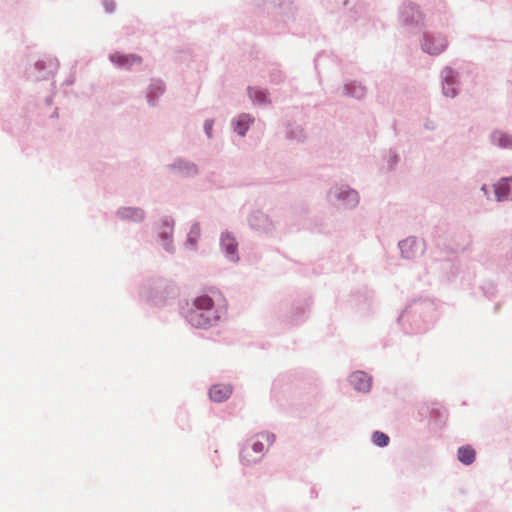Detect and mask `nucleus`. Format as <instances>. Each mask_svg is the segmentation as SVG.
<instances>
[{
  "label": "nucleus",
  "instance_id": "f257e3e1",
  "mask_svg": "<svg viewBox=\"0 0 512 512\" xmlns=\"http://www.w3.org/2000/svg\"><path fill=\"white\" fill-rule=\"evenodd\" d=\"M219 317L214 309V301L208 295L195 298L193 307L187 314L189 323L196 328H207L216 323Z\"/></svg>",
  "mask_w": 512,
  "mask_h": 512
},
{
  "label": "nucleus",
  "instance_id": "f03ea898",
  "mask_svg": "<svg viewBox=\"0 0 512 512\" xmlns=\"http://www.w3.org/2000/svg\"><path fill=\"white\" fill-rule=\"evenodd\" d=\"M275 437L273 434L260 433L258 434L250 446H246L241 452V461L246 464H254L259 461L267 448L274 442Z\"/></svg>",
  "mask_w": 512,
  "mask_h": 512
},
{
  "label": "nucleus",
  "instance_id": "7ed1b4c3",
  "mask_svg": "<svg viewBox=\"0 0 512 512\" xmlns=\"http://www.w3.org/2000/svg\"><path fill=\"white\" fill-rule=\"evenodd\" d=\"M423 49L429 54H439L447 47V40L442 35H427L424 38Z\"/></svg>",
  "mask_w": 512,
  "mask_h": 512
},
{
  "label": "nucleus",
  "instance_id": "20e7f679",
  "mask_svg": "<svg viewBox=\"0 0 512 512\" xmlns=\"http://www.w3.org/2000/svg\"><path fill=\"white\" fill-rule=\"evenodd\" d=\"M351 385L360 392H367L371 387V378L364 372H354L350 376Z\"/></svg>",
  "mask_w": 512,
  "mask_h": 512
},
{
  "label": "nucleus",
  "instance_id": "39448f33",
  "mask_svg": "<svg viewBox=\"0 0 512 512\" xmlns=\"http://www.w3.org/2000/svg\"><path fill=\"white\" fill-rule=\"evenodd\" d=\"M495 195L498 201L512 199V177L504 178L495 185Z\"/></svg>",
  "mask_w": 512,
  "mask_h": 512
},
{
  "label": "nucleus",
  "instance_id": "423d86ee",
  "mask_svg": "<svg viewBox=\"0 0 512 512\" xmlns=\"http://www.w3.org/2000/svg\"><path fill=\"white\" fill-rule=\"evenodd\" d=\"M232 387L225 384H217L211 387L209 397L214 402H222L230 397Z\"/></svg>",
  "mask_w": 512,
  "mask_h": 512
},
{
  "label": "nucleus",
  "instance_id": "0eeeda50",
  "mask_svg": "<svg viewBox=\"0 0 512 512\" xmlns=\"http://www.w3.org/2000/svg\"><path fill=\"white\" fill-rule=\"evenodd\" d=\"M110 59L114 64L121 67H131L141 63V58L136 55H123L120 53H115L111 55Z\"/></svg>",
  "mask_w": 512,
  "mask_h": 512
},
{
  "label": "nucleus",
  "instance_id": "6e6552de",
  "mask_svg": "<svg viewBox=\"0 0 512 512\" xmlns=\"http://www.w3.org/2000/svg\"><path fill=\"white\" fill-rule=\"evenodd\" d=\"M221 245L231 260H237L236 251L238 245L233 236L229 233L223 234L221 238Z\"/></svg>",
  "mask_w": 512,
  "mask_h": 512
},
{
  "label": "nucleus",
  "instance_id": "1a4fd4ad",
  "mask_svg": "<svg viewBox=\"0 0 512 512\" xmlns=\"http://www.w3.org/2000/svg\"><path fill=\"white\" fill-rule=\"evenodd\" d=\"M475 450L471 446H463L458 449V460L465 464L470 465L475 460Z\"/></svg>",
  "mask_w": 512,
  "mask_h": 512
},
{
  "label": "nucleus",
  "instance_id": "9d476101",
  "mask_svg": "<svg viewBox=\"0 0 512 512\" xmlns=\"http://www.w3.org/2000/svg\"><path fill=\"white\" fill-rule=\"evenodd\" d=\"M118 213L121 218L133 221H141L144 218V212L139 208H123Z\"/></svg>",
  "mask_w": 512,
  "mask_h": 512
},
{
  "label": "nucleus",
  "instance_id": "9b49d317",
  "mask_svg": "<svg viewBox=\"0 0 512 512\" xmlns=\"http://www.w3.org/2000/svg\"><path fill=\"white\" fill-rule=\"evenodd\" d=\"M251 122V119L248 115H241L237 122H236V127H235V131L241 135V136H244L245 135V132L246 130L248 129L249 127V124Z\"/></svg>",
  "mask_w": 512,
  "mask_h": 512
},
{
  "label": "nucleus",
  "instance_id": "f8f14e48",
  "mask_svg": "<svg viewBox=\"0 0 512 512\" xmlns=\"http://www.w3.org/2000/svg\"><path fill=\"white\" fill-rule=\"evenodd\" d=\"M492 139L500 147H503V148L512 147V139L509 136H507L501 132H495L492 135Z\"/></svg>",
  "mask_w": 512,
  "mask_h": 512
},
{
  "label": "nucleus",
  "instance_id": "ddd939ff",
  "mask_svg": "<svg viewBox=\"0 0 512 512\" xmlns=\"http://www.w3.org/2000/svg\"><path fill=\"white\" fill-rule=\"evenodd\" d=\"M372 438L373 442L380 447H385L389 443V437L380 431L374 432Z\"/></svg>",
  "mask_w": 512,
  "mask_h": 512
},
{
  "label": "nucleus",
  "instance_id": "4468645a",
  "mask_svg": "<svg viewBox=\"0 0 512 512\" xmlns=\"http://www.w3.org/2000/svg\"><path fill=\"white\" fill-rule=\"evenodd\" d=\"M250 98L258 103H264L266 101V93L258 88L249 89Z\"/></svg>",
  "mask_w": 512,
  "mask_h": 512
},
{
  "label": "nucleus",
  "instance_id": "2eb2a0df",
  "mask_svg": "<svg viewBox=\"0 0 512 512\" xmlns=\"http://www.w3.org/2000/svg\"><path fill=\"white\" fill-rule=\"evenodd\" d=\"M443 89H444V93H445L447 96H451V97H453V96H455V95H456V91H455V89H454V88H446V87H444Z\"/></svg>",
  "mask_w": 512,
  "mask_h": 512
},
{
  "label": "nucleus",
  "instance_id": "dca6fc26",
  "mask_svg": "<svg viewBox=\"0 0 512 512\" xmlns=\"http://www.w3.org/2000/svg\"><path fill=\"white\" fill-rule=\"evenodd\" d=\"M413 244V241L411 240H405L401 243V249L404 252L407 247H411Z\"/></svg>",
  "mask_w": 512,
  "mask_h": 512
},
{
  "label": "nucleus",
  "instance_id": "f3484780",
  "mask_svg": "<svg viewBox=\"0 0 512 512\" xmlns=\"http://www.w3.org/2000/svg\"><path fill=\"white\" fill-rule=\"evenodd\" d=\"M211 130H212V123L206 122L205 123V131L209 137L211 136Z\"/></svg>",
  "mask_w": 512,
  "mask_h": 512
},
{
  "label": "nucleus",
  "instance_id": "a211bd4d",
  "mask_svg": "<svg viewBox=\"0 0 512 512\" xmlns=\"http://www.w3.org/2000/svg\"><path fill=\"white\" fill-rule=\"evenodd\" d=\"M198 233H199V227H194V228H192L190 235H192V234L198 235Z\"/></svg>",
  "mask_w": 512,
  "mask_h": 512
},
{
  "label": "nucleus",
  "instance_id": "6ab92c4d",
  "mask_svg": "<svg viewBox=\"0 0 512 512\" xmlns=\"http://www.w3.org/2000/svg\"><path fill=\"white\" fill-rule=\"evenodd\" d=\"M349 196H351V197H352V199H354V200H356V199H357V194H356V192H354V191L349 192Z\"/></svg>",
  "mask_w": 512,
  "mask_h": 512
}]
</instances>
